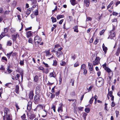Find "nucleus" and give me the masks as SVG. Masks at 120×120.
<instances>
[{
    "instance_id": "obj_1",
    "label": "nucleus",
    "mask_w": 120,
    "mask_h": 120,
    "mask_svg": "<svg viewBox=\"0 0 120 120\" xmlns=\"http://www.w3.org/2000/svg\"><path fill=\"white\" fill-rule=\"evenodd\" d=\"M4 116L3 118L4 120H5L6 117V120H12V117L11 115L9 114V111L8 109L5 108L4 109Z\"/></svg>"
},
{
    "instance_id": "obj_2",
    "label": "nucleus",
    "mask_w": 120,
    "mask_h": 120,
    "mask_svg": "<svg viewBox=\"0 0 120 120\" xmlns=\"http://www.w3.org/2000/svg\"><path fill=\"white\" fill-rule=\"evenodd\" d=\"M103 83V80L100 77L98 78L96 81V84L98 87L102 86Z\"/></svg>"
},
{
    "instance_id": "obj_3",
    "label": "nucleus",
    "mask_w": 120,
    "mask_h": 120,
    "mask_svg": "<svg viewBox=\"0 0 120 120\" xmlns=\"http://www.w3.org/2000/svg\"><path fill=\"white\" fill-rule=\"evenodd\" d=\"M41 39L38 36L36 35L34 38V42L36 46H38V44L41 41Z\"/></svg>"
},
{
    "instance_id": "obj_4",
    "label": "nucleus",
    "mask_w": 120,
    "mask_h": 120,
    "mask_svg": "<svg viewBox=\"0 0 120 120\" xmlns=\"http://www.w3.org/2000/svg\"><path fill=\"white\" fill-rule=\"evenodd\" d=\"M115 35V33L114 31L113 30H111L110 32V34L109 35L108 39L110 38L112 39V38L114 37Z\"/></svg>"
},
{
    "instance_id": "obj_5",
    "label": "nucleus",
    "mask_w": 120,
    "mask_h": 120,
    "mask_svg": "<svg viewBox=\"0 0 120 120\" xmlns=\"http://www.w3.org/2000/svg\"><path fill=\"white\" fill-rule=\"evenodd\" d=\"M100 59L99 57H96L95 60L93 61V65H98L99 63Z\"/></svg>"
},
{
    "instance_id": "obj_6",
    "label": "nucleus",
    "mask_w": 120,
    "mask_h": 120,
    "mask_svg": "<svg viewBox=\"0 0 120 120\" xmlns=\"http://www.w3.org/2000/svg\"><path fill=\"white\" fill-rule=\"evenodd\" d=\"M28 116L30 120H32L35 117V116L34 114H31L30 113H28Z\"/></svg>"
},
{
    "instance_id": "obj_7",
    "label": "nucleus",
    "mask_w": 120,
    "mask_h": 120,
    "mask_svg": "<svg viewBox=\"0 0 120 120\" xmlns=\"http://www.w3.org/2000/svg\"><path fill=\"white\" fill-rule=\"evenodd\" d=\"M33 32L31 31H29L27 32L26 33V37L27 38H29L32 36V33Z\"/></svg>"
},
{
    "instance_id": "obj_8",
    "label": "nucleus",
    "mask_w": 120,
    "mask_h": 120,
    "mask_svg": "<svg viewBox=\"0 0 120 120\" xmlns=\"http://www.w3.org/2000/svg\"><path fill=\"white\" fill-rule=\"evenodd\" d=\"M34 95L33 91H30L29 94V98L30 99H33Z\"/></svg>"
},
{
    "instance_id": "obj_9",
    "label": "nucleus",
    "mask_w": 120,
    "mask_h": 120,
    "mask_svg": "<svg viewBox=\"0 0 120 120\" xmlns=\"http://www.w3.org/2000/svg\"><path fill=\"white\" fill-rule=\"evenodd\" d=\"M32 104V102L31 101H29L28 102L27 106V109L28 110H30L31 108V105Z\"/></svg>"
},
{
    "instance_id": "obj_10",
    "label": "nucleus",
    "mask_w": 120,
    "mask_h": 120,
    "mask_svg": "<svg viewBox=\"0 0 120 120\" xmlns=\"http://www.w3.org/2000/svg\"><path fill=\"white\" fill-rule=\"evenodd\" d=\"M46 107H47V109H44V111L45 112V113L44 114V115H43L42 116L43 117H45V116L47 114V111L49 110V106H46Z\"/></svg>"
},
{
    "instance_id": "obj_11",
    "label": "nucleus",
    "mask_w": 120,
    "mask_h": 120,
    "mask_svg": "<svg viewBox=\"0 0 120 120\" xmlns=\"http://www.w3.org/2000/svg\"><path fill=\"white\" fill-rule=\"evenodd\" d=\"M40 99V96L38 94L36 95L34 97V100L36 101H38Z\"/></svg>"
},
{
    "instance_id": "obj_12",
    "label": "nucleus",
    "mask_w": 120,
    "mask_h": 120,
    "mask_svg": "<svg viewBox=\"0 0 120 120\" xmlns=\"http://www.w3.org/2000/svg\"><path fill=\"white\" fill-rule=\"evenodd\" d=\"M84 5L86 7H88L90 3L89 0H84Z\"/></svg>"
},
{
    "instance_id": "obj_13",
    "label": "nucleus",
    "mask_w": 120,
    "mask_h": 120,
    "mask_svg": "<svg viewBox=\"0 0 120 120\" xmlns=\"http://www.w3.org/2000/svg\"><path fill=\"white\" fill-rule=\"evenodd\" d=\"M56 54L57 56L58 57L60 58L62 56L63 53L61 51L57 52Z\"/></svg>"
},
{
    "instance_id": "obj_14",
    "label": "nucleus",
    "mask_w": 120,
    "mask_h": 120,
    "mask_svg": "<svg viewBox=\"0 0 120 120\" xmlns=\"http://www.w3.org/2000/svg\"><path fill=\"white\" fill-rule=\"evenodd\" d=\"M49 76L50 77H53L55 78L56 76L55 73L54 72L50 73L49 75Z\"/></svg>"
},
{
    "instance_id": "obj_15",
    "label": "nucleus",
    "mask_w": 120,
    "mask_h": 120,
    "mask_svg": "<svg viewBox=\"0 0 120 120\" xmlns=\"http://www.w3.org/2000/svg\"><path fill=\"white\" fill-rule=\"evenodd\" d=\"M19 36L17 34H15L12 36L13 40V41H15L17 36Z\"/></svg>"
},
{
    "instance_id": "obj_16",
    "label": "nucleus",
    "mask_w": 120,
    "mask_h": 120,
    "mask_svg": "<svg viewBox=\"0 0 120 120\" xmlns=\"http://www.w3.org/2000/svg\"><path fill=\"white\" fill-rule=\"evenodd\" d=\"M103 50L105 53H106L107 50V48L105 46L104 44H103L102 46Z\"/></svg>"
},
{
    "instance_id": "obj_17",
    "label": "nucleus",
    "mask_w": 120,
    "mask_h": 120,
    "mask_svg": "<svg viewBox=\"0 0 120 120\" xmlns=\"http://www.w3.org/2000/svg\"><path fill=\"white\" fill-rule=\"evenodd\" d=\"M40 88L39 86H37L36 87L35 91L36 93H38L40 92Z\"/></svg>"
},
{
    "instance_id": "obj_18",
    "label": "nucleus",
    "mask_w": 120,
    "mask_h": 120,
    "mask_svg": "<svg viewBox=\"0 0 120 120\" xmlns=\"http://www.w3.org/2000/svg\"><path fill=\"white\" fill-rule=\"evenodd\" d=\"M19 87L18 86H16V88L15 89V92L17 94H18L19 92Z\"/></svg>"
},
{
    "instance_id": "obj_19",
    "label": "nucleus",
    "mask_w": 120,
    "mask_h": 120,
    "mask_svg": "<svg viewBox=\"0 0 120 120\" xmlns=\"http://www.w3.org/2000/svg\"><path fill=\"white\" fill-rule=\"evenodd\" d=\"M88 65L89 68L90 70L91 71H92L93 69V68L92 64L89 63Z\"/></svg>"
},
{
    "instance_id": "obj_20",
    "label": "nucleus",
    "mask_w": 120,
    "mask_h": 120,
    "mask_svg": "<svg viewBox=\"0 0 120 120\" xmlns=\"http://www.w3.org/2000/svg\"><path fill=\"white\" fill-rule=\"evenodd\" d=\"M86 66L84 64H83L81 65V69L82 70L86 69Z\"/></svg>"
},
{
    "instance_id": "obj_21",
    "label": "nucleus",
    "mask_w": 120,
    "mask_h": 120,
    "mask_svg": "<svg viewBox=\"0 0 120 120\" xmlns=\"http://www.w3.org/2000/svg\"><path fill=\"white\" fill-rule=\"evenodd\" d=\"M70 1L71 4L74 5L76 4L75 0H70Z\"/></svg>"
},
{
    "instance_id": "obj_22",
    "label": "nucleus",
    "mask_w": 120,
    "mask_h": 120,
    "mask_svg": "<svg viewBox=\"0 0 120 120\" xmlns=\"http://www.w3.org/2000/svg\"><path fill=\"white\" fill-rule=\"evenodd\" d=\"M64 16L62 15H58L57 17L56 18L57 20H58L60 18H64Z\"/></svg>"
},
{
    "instance_id": "obj_23",
    "label": "nucleus",
    "mask_w": 120,
    "mask_h": 120,
    "mask_svg": "<svg viewBox=\"0 0 120 120\" xmlns=\"http://www.w3.org/2000/svg\"><path fill=\"white\" fill-rule=\"evenodd\" d=\"M104 69L108 73H109L111 72V71L110 69L107 67H105Z\"/></svg>"
},
{
    "instance_id": "obj_24",
    "label": "nucleus",
    "mask_w": 120,
    "mask_h": 120,
    "mask_svg": "<svg viewBox=\"0 0 120 120\" xmlns=\"http://www.w3.org/2000/svg\"><path fill=\"white\" fill-rule=\"evenodd\" d=\"M73 29H74V32H78V27L77 26H74L73 28Z\"/></svg>"
},
{
    "instance_id": "obj_25",
    "label": "nucleus",
    "mask_w": 120,
    "mask_h": 120,
    "mask_svg": "<svg viewBox=\"0 0 120 120\" xmlns=\"http://www.w3.org/2000/svg\"><path fill=\"white\" fill-rule=\"evenodd\" d=\"M93 87V86H90L89 88L88 89V88H87V92H88L90 91L92 89Z\"/></svg>"
},
{
    "instance_id": "obj_26",
    "label": "nucleus",
    "mask_w": 120,
    "mask_h": 120,
    "mask_svg": "<svg viewBox=\"0 0 120 120\" xmlns=\"http://www.w3.org/2000/svg\"><path fill=\"white\" fill-rule=\"evenodd\" d=\"M120 53V47H118L117 50L116 52V55L118 56L119 53Z\"/></svg>"
},
{
    "instance_id": "obj_27",
    "label": "nucleus",
    "mask_w": 120,
    "mask_h": 120,
    "mask_svg": "<svg viewBox=\"0 0 120 120\" xmlns=\"http://www.w3.org/2000/svg\"><path fill=\"white\" fill-rule=\"evenodd\" d=\"M66 63L65 62L62 60L60 61V64L62 66H64L66 64Z\"/></svg>"
},
{
    "instance_id": "obj_28",
    "label": "nucleus",
    "mask_w": 120,
    "mask_h": 120,
    "mask_svg": "<svg viewBox=\"0 0 120 120\" xmlns=\"http://www.w3.org/2000/svg\"><path fill=\"white\" fill-rule=\"evenodd\" d=\"M109 96L110 97H111L113 96V95H112V91H110V92H109L108 93V99H109Z\"/></svg>"
},
{
    "instance_id": "obj_29",
    "label": "nucleus",
    "mask_w": 120,
    "mask_h": 120,
    "mask_svg": "<svg viewBox=\"0 0 120 120\" xmlns=\"http://www.w3.org/2000/svg\"><path fill=\"white\" fill-rule=\"evenodd\" d=\"M51 19H52V22H56V18L52 17Z\"/></svg>"
},
{
    "instance_id": "obj_30",
    "label": "nucleus",
    "mask_w": 120,
    "mask_h": 120,
    "mask_svg": "<svg viewBox=\"0 0 120 120\" xmlns=\"http://www.w3.org/2000/svg\"><path fill=\"white\" fill-rule=\"evenodd\" d=\"M90 109L89 108H86L85 109V112L87 113H89L90 112Z\"/></svg>"
},
{
    "instance_id": "obj_31",
    "label": "nucleus",
    "mask_w": 120,
    "mask_h": 120,
    "mask_svg": "<svg viewBox=\"0 0 120 120\" xmlns=\"http://www.w3.org/2000/svg\"><path fill=\"white\" fill-rule=\"evenodd\" d=\"M28 42L29 43L33 44V39L32 38H30L29 39Z\"/></svg>"
},
{
    "instance_id": "obj_32",
    "label": "nucleus",
    "mask_w": 120,
    "mask_h": 120,
    "mask_svg": "<svg viewBox=\"0 0 120 120\" xmlns=\"http://www.w3.org/2000/svg\"><path fill=\"white\" fill-rule=\"evenodd\" d=\"M113 4V2L112 1L107 6V9H108L109 8H110L111 7V5H112Z\"/></svg>"
},
{
    "instance_id": "obj_33",
    "label": "nucleus",
    "mask_w": 120,
    "mask_h": 120,
    "mask_svg": "<svg viewBox=\"0 0 120 120\" xmlns=\"http://www.w3.org/2000/svg\"><path fill=\"white\" fill-rule=\"evenodd\" d=\"M5 36V34L4 33H2L0 35V40Z\"/></svg>"
},
{
    "instance_id": "obj_34",
    "label": "nucleus",
    "mask_w": 120,
    "mask_h": 120,
    "mask_svg": "<svg viewBox=\"0 0 120 120\" xmlns=\"http://www.w3.org/2000/svg\"><path fill=\"white\" fill-rule=\"evenodd\" d=\"M58 110L59 112H62V106H60L58 108Z\"/></svg>"
},
{
    "instance_id": "obj_35",
    "label": "nucleus",
    "mask_w": 120,
    "mask_h": 120,
    "mask_svg": "<svg viewBox=\"0 0 120 120\" xmlns=\"http://www.w3.org/2000/svg\"><path fill=\"white\" fill-rule=\"evenodd\" d=\"M12 52L10 53H9L7 54L6 55V56L8 59H9L10 58V57L12 54Z\"/></svg>"
},
{
    "instance_id": "obj_36",
    "label": "nucleus",
    "mask_w": 120,
    "mask_h": 120,
    "mask_svg": "<svg viewBox=\"0 0 120 120\" xmlns=\"http://www.w3.org/2000/svg\"><path fill=\"white\" fill-rule=\"evenodd\" d=\"M20 76V75L19 74H17L15 77V79L16 80H18L19 79Z\"/></svg>"
},
{
    "instance_id": "obj_37",
    "label": "nucleus",
    "mask_w": 120,
    "mask_h": 120,
    "mask_svg": "<svg viewBox=\"0 0 120 120\" xmlns=\"http://www.w3.org/2000/svg\"><path fill=\"white\" fill-rule=\"evenodd\" d=\"M60 47V46L59 44H57L55 45L54 48L56 49V50H57V49L58 48Z\"/></svg>"
},
{
    "instance_id": "obj_38",
    "label": "nucleus",
    "mask_w": 120,
    "mask_h": 120,
    "mask_svg": "<svg viewBox=\"0 0 120 120\" xmlns=\"http://www.w3.org/2000/svg\"><path fill=\"white\" fill-rule=\"evenodd\" d=\"M112 22H115L117 25V19H112Z\"/></svg>"
},
{
    "instance_id": "obj_39",
    "label": "nucleus",
    "mask_w": 120,
    "mask_h": 120,
    "mask_svg": "<svg viewBox=\"0 0 120 120\" xmlns=\"http://www.w3.org/2000/svg\"><path fill=\"white\" fill-rule=\"evenodd\" d=\"M79 63L78 62H76L74 65V67H76L79 66Z\"/></svg>"
},
{
    "instance_id": "obj_40",
    "label": "nucleus",
    "mask_w": 120,
    "mask_h": 120,
    "mask_svg": "<svg viewBox=\"0 0 120 120\" xmlns=\"http://www.w3.org/2000/svg\"><path fill=\"white\" fill-rule=\"evenodd\" d=\"M38 76L36 75L34 77V81L36 82L38 80Z\"/></svg>"
},
{
    "instance_id": "obj_41",
    "label": "nucleus",
    "mask_w": 120,
    "mask_h": 120,
    "mask_svg": "<svg viewBox=\"0 0 120 120\" xmlns=\"http://www.w3.org/2000/svg\"><path fill=\"white\" fill-rule=\"evenodd\" d=\"M26 118V115L25 114H24L23 115L21 116V118L22 120L25 119Z\"/></svg>"
},
{
    "instance_id": "obj_42",
    "label": "nucleus",
    "mask_w": 120,
    "mask_h": 120,
    "mask_svg": "<svg viewBox=\"0 0 120 120\" xmlns=\"http://www.w3.org/2000/svg\"><path fill=\"white\" fill-rule=\"evenodd\" d=\"M94 99V98L93 97H92L90 99L89 101L90 104H92L93 102V101Z\"/></svg>"
},
{
    "instance_id": "obj_43",
    "label": "nucleus",
    "mask_w": 120,
    "mask_h": 120,
    "mask_svg": "<svg viewBox=\"0 0 120 120\" xmlns=\"http://www.w3.org/2000/svg\"><path fill=\"white\" fill-rule=\"evenodd\" d=\"M87 115V114L85 113L84 112L83 114V117L85 120H86V117Z\"/></svg>"
},
{
    "instance_id": "obj_44",
    "label": "nucleus",
    "mask_w": 120,
    "mask_h": 120,
    "mask_svg": "<svg viewBox=\"0 0 120 120\" xmlns=\"http://www.w3.org/2000/svg\"><path fill=\"white\" fill-rule=\"evenodd\" d=\"M105 30H102L101 31H100V34L101 35H102L105 32Z\"/></svg>"
},
{
    "instance_id": "obj_45",
    "label": "nucleus",
    "mask_w": 120,
    "mask_h": 120,
    "mask_svg": "<svg viewBox=\"0 0 120 120\" xmlns=\"http://www.w3.org/2000/svg\"><path fill=\"white\" fill-rule=\"evenodd\" d=\"M74 81L75 80L74 79H71V85L72 86L74 85Z\"/></svg>"
},
{
    "instance_id": "obj_46",
    "label": "nucleus",
    "mask_w": 120,
    "mask_h": 120,
    "mask_svg": "<svg viewBox=\"0 0 120 120\" xmlns=\"http://www.w3.org/2000/svg\"><path fill=\"white\" fill-rule=\"evenodd\" d=\"M34 14L35 15H37L38 14V11L37 9H36L34 12Z\"/></svg>"
},
{
    "instance_id": "obj_47",
    "label": "nucleus",
    "mask_w": 120,
    "mask_h": 120,
    "mask_svg": "<svg viewBox=\"0 0 120 120\" xmlns=\"http://www.w3.org/2000/svg\"><path fill=\"white\" fill-rule=\"evenodd\" d=\"M7 71L9 73H10L12 72V70H11L9 67H8Z\"/></svg>"
},
{
    "instance_id": "obj_48",
    "label": "nucleus",
    "mask_w": 120,
    "mask_h": 120,
    "mask_svg": "<svg viewBox=\"0 0 120 120\" xmlns=\"http://www.w3.org/2000/svg\"><path fill=\"white\" fill-rule=\"evenodd\" d=\"M8 27L5 28L4 29V33H7L8 32Z\"/></svg>"
},
{
    "instance_id": "obj_49",
    "label": "nucleus",
    "mask_w": 120,
    "mask_h": 120,
    "mask_svg": "<svg viewBox=\"0 0 120 120\" xmlns=\"http://www.w3.org/2000/svg\"><path fill=\"white\" fill-rule=\"evenodd\" d=\"M62 49V48L61 47H60L57 49V50L56 51L57 52H60V51H61Z\"/></svg>"
},
{
    "instance_id": "obj_50",
    "label": "nucleus",
    "mask_w": 120,
    "mask_h": 120,
    "mask_svg": "<svg viewBox=\"0 0 120 120\" xmlns=\"http://www.w3.org/2000/svg\"><path fill=\"white\" fill-rule=\"evenodd\" d=\"M55 106L54 105H53L52 107L51 108L53 109V110L54 112H55Z\"/></svg>"
},
{
    "instance_id": "obj_51",
    "label": "nucleus",
    "mask_w": 120,
    "mask_h": 120,
    "mask_svg": "<svg viewBox=\"0 0 120 120\" xmlns=\"http://www.w3.org/2000/svg\"><path fill=\"white\" fill-rule=\"evenodd\" d=\"M24 60H21L19 62L20 64L21 65H23L24 64Z\"/></svg>"
},
{
    "instance_id": "obj_52",
    "label": "nucleus",
    "mask_w": 120,
    "mask_h": 120,
    "mask_svg": "<svg viewBox=\"0 0 120 120\" xmlns=\"http://www.w3.org/2000/svg\"><path fill=\"white\" fill-rule=\"evenodd\" d=\"M83 107H78V110L80 111H82V109H83Z\"/></svg>"
},
{
    "instance_id": "obj_53",
    "label": "nucleus",
    "mask_w": 120,
    "mask_h": 120,
    "mask_svg": "<svg viewBox=\"0 0 120 120\" xmlns=\"http://www.w3.org/2000/svg\"><path fill=\"white\" fill-rule=\"evenodd\" d=\"M57 62L55 60L53 61V65L56 66L57 65Z\"/></svg>"
},
{
    "instance_id": "obj_54",
    "label": "nucleus",
    "mask_w": 120,
    "mask_h": 120,
    "mask_svg": "<svg viewBox=\"0 0 120 120\" xmlns=\"http://www.w3.org/2000/svg\"><path fill=\"white\" fill-rule=\"evenodd\" d=\"M12 44L11 41H9L7 43V45L9 46L11 45Z\"/></svg>"
},
{
    "instance_id": "obj_55",
    "label": "nucleus",
    "mask_w": 120,
    "mask_h": 120,
    "mask_svg": "<svg viewBox=\"0 0 120 120\" xmlns=\"http://www.w3.org/2000/svg\"><path fill=\"white\" fill-rule=\"evenodd\" d=\"M3 93V89L1 88L0 89V97H1V94Z\"/></svg>"
},
{
    "instance_id": "obj_56",
    "label": "nucleus",
    "mask_w": 120,
    "mask_h": 120,
    "mask_svg": "<svg viewBox=\"0 0 120 120\" xmlns=\"http://www.w3.org/2000/svg\"><path fill=\"white\" fill-rule=\"evenodd\" d=\"M2 60H4L6 61H7V60L6 57L4 56H3L2 58Z\"/></svg>"
},
{
    "instance_id": "obj_57",
    "label": "nucleus",
    "mask_w": 120,
    "mask_h": 120,
    "mask_svg": "<svg viewBox=\"0 0 120 120\" xmlns=\"http://www.w3.org/2000/svg\"><path fill=\"white\" fill-rule=\"evenodd\" d=\"M115 105V103L113 101H112V103L111 104V107H113Z\"/></svg>"
},
{
    "instance_id": "obj_58",
    "label": "nucleus",
    "mask_w": 120,
    "mask_h": 120,
    "mask_svg": "<svg viewBox=\"0 0 120 120\" xmlns=\"http://www.w3.org/2000/svg\"><path fill=\"white\" fill-rule=\"evenodd\" d=\"M118 14V13L115 12H113L112 13V15H113L117 16Z\"/></svg>"
},
{
    "instance_id": "obj_59",
    "label": "nucleus",
    "mask_w": 120,
    "mask_h": 120,
    "mask_svg": "<svg viewBox=\"0 0 120 120\" xmlns=\"http://www.w3.org/2000/svg\"><path fill=\"white\" fill-rule=\"evenodd\" d=\"M42 63L43 64H44L46 67H49L48 65L47 64L45 63L44 62H43Z\"/></svg>"
},
{
    "instance_id": "obj_60",
    "label": "nucleus",
    "mask_w": 120,
    "mask_h": 120,
    "mask_svg": "<svg viewBox=\"0 0 120 120\" xmlns=\"http://www.w3.org/2000/svg\"><path fill=\"white\" fill-rule=\"evenodd\" d=\"M5 69V68L4 67V66L1 65V67L0 68V70H4Z\"/></svg>"
},
{
    "instance_id": "obj_61",
    "label": "nucleus",
    "mask_w": 120,
    "mask_h": 120,
    "mask_svg": "<svg viewBox=\"0 0 120 120\" xmlns=\"http://www.w3.org/2000/svg\"><path fill=\"white\" fill-rule=\"evenodd\" d=\"M92 20L91 18L89 17H87L86 21H91Z\"/></svg>"
},
{
    "instance_id": "obj_62",
    "label": "nucleus",
    "mask_w": 120,
    "mask_h": 120,
    "mask_svg": "<svg viewBox=\"0 0 120 120\" xmlns=\"http://www.w3.org/2000/svg\"><path fill=\"white\" fill-rule=\"evenodd\" d=\"M83 74L84 75H86L87 73V70L86 69H85L84 70H83Z\"/></svg>"
},
{
    "instance_id": "obj_63",
    "label": "nucleus",
    "mask_w": 120,
    "mask_h": 120,
    "mask_svg": "<svg viewBox=\"0 0 120 120\" xmlns=\"http://www.w3.org/2000/svg\"><path fill=\"white\" fill-rule=\"evenodd\" d=\"M46 56H48L49 55L50 53L49 50L46 51Z\"/></svg>"
},
{
    "instance_id": "obj_64",
    "label": "nucleus",
    "mask_w": 120,
    "mask_h": 120,
    "mask_svg": "<svg viewBox=\"0 0 120 120\" xmlns=\"http://www.w3.org/2000/svg\"><path fill=\"white\" fill-rule=\"evenodd\" d=\"M98 42V39H96L94 42V44L96 45L97 44Z\"/></svg>"
}]
</instances>
